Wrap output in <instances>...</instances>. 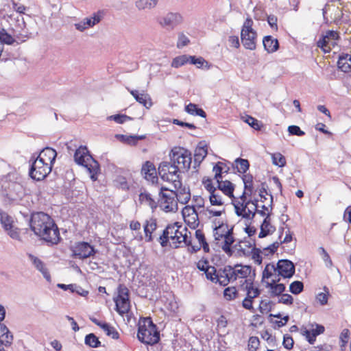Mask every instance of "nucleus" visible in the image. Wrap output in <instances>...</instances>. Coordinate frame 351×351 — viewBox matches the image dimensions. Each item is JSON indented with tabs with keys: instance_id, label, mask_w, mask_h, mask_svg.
<instances>
[{
	"instance_id": "obj_61",
	"label": "nucleus",
	"mask_w": 351,
	"mask_h": 351,
	"mask_svg": "<svg viewBox=\"0 0 351 351\" xmlns=\"http://www.w3.org/2000/svg\"><path fill=\"white\" fill-rule=\"evenodd\" d=\"M213 171H215L214 178L217 180V182L218 183V182L223 181L222 180V178H223L222 174L223 173H228V172L230 171V167H227L226 169L224 171H221L219 168H218L217 167H213Z\"/></svg>"
},
{
	"instance_id": "obj_2",
	"label": "nucleus",
	"mask_w": 351,
	"mask_h": 351,
	"mask_svg": "<svg viewBox=\"0 0 351 351\" xmlns=\"http://www.w3.org/2000/svg\"><path fill=\"white\" fill-rule=\"evenodd\" d=\"M137 338L144 344L154 346L160 341V331L152 317L141 318L138 324Z\"/></svg>"
},
{
	"instance_id": "obj_35",
	"label": "nucleus",
	"mask_w": 351,
	"mask_h": 351,
	"mask_svg": "<svg viewBox=\"0 0 351 351\" xmlns=\"http://www.w3.org/2000/svg\"><path fill=\"white\" fill-rule=\"evenodd\" d=\"M239 292L235 287H228L223 290V297L228 301H232L237 298Z\"/></svg>"
},
{
	"instance_id": "obj_26",
	"label": "nucleus",
	"mask_w": 351,
	"mask_h": 351,
	"mask_svg": "<svg viewBox=\"0 0 351 351\" xmlns=\"http://www.w3.org/2000/svg\"><path fill=\"white\" fill-rule=\"evenodd\" d=\"M171 180L174 189L173 190H176L178 192V197L186 195L188 193H191L189 186L186 187L185 186H182V178L180 176H176V179Z\"/></svg>"
},
{
	"instance_id": "obj_42",
	"label": "nucleus",
	"mask_w": 351,
	"mask_h": 351,
	"mask_svg": "<svg viewBox=\"0 0 351 351\" xmlns=\"http://www.w3.org/2000/svg\"><path fill=\"white\" fill-rule=\"evenodd\" d=\"M133 118L123 114H116L108 117V120L114 121L117 123L123 124L127 121L132 120Z\"/></svg>"
},
{
	"instance_id": "obj_60",
	"label": "nucleus",
	"mask_w": 351,
	"mask_h": 351,
	"mask_svg": "<svg viewBox=\"0 0 351 351\" xmlns=\"http://www.w3.org/2000/svg\"><path fill=\"white\" fill-rule=\"evenodd\" d=\"M136 6L138 10L154 8L150 0H138L136 2Z\"/></svg>"
},
{
	"instance_id": "obj_20",
	"label": "nucleus",
	"mask_w": 351,
	"mask_h": 351,
	"mask_svg": "<svg viewBox=\"0 0 351 351\" xmlns=\"http://www.w3.org/2000/svg\"><path fill=\"white\" fill-rule=\"evenodd\" d=\"M338 68L343 72L347 73L351 71V55L342 53L339 55L337 61Z\"/></svg>"
},
{
	"instance_id": "obj_47",
	"label": "nucleus",
	"mask_w": 351,
	"mask_h": 351,
	"mask_svg": "<svg viewBox=\"0 0 351 351\" xmlns=\"http://www.w3.org/2000/svg\"><path fill=\"white\" fill-rule=\"evenodd\" d=\"M350 336V331L348 328H344L341 331V332L340 334V337H339V339L341 341L340 347H341V350H343V348H345L346 346V345L348 342Z\"/></svg>"
},
{
	"instance_id": "obj_32",
	"label": "nucleus",
	"mask_w": 351,
	"mask_h": 351,
	"mask_svg": "<svg viewBox=\"0 0 351 351\" xmlns=\"http://www.w3.org/2000/svg\"><path fill=\"white\" fill-rule=\"evenodd\" d=\"M113 184L117 189L123 191L130 190V185L128 183L126 178L123 176H117L113 180Z\"/></svg>"
},
{
	"instance_id": "obj_5",
	"label": "nucleus",
	"mask_w": 351,
	"mask_h": 351,
	"mask_svg": "<svg viewBox=\"0 0 351 351\" xmlns=\"http://www.w3.org/2000/svg\"><path fill=\"white\" fill-rule=\"evenodd\" d=\"M52 167L35 158L34 154L29 160V176L34 180H43L51 171Z\"/></svg>"
},
{
	"instance_id": "obj_64",
	"label": "nucleus",
	"mask_w": 351,
	"mask_h": 351,
	"mask_svg": "<svg viewBox=\"0 0 351 351\" xmlns=\"http://www.w3.org/2000/svg\"><path fill=\"white\" fill-rule=\"evenodd\" d=\"M267 21L270 26V27L273 29L278 30V25L277 21L278 19L275 15L270 14L267 16Z\"/></svg>"
},
{
	"instance_id": "obj_33",
	"label": "nucleus",
	"mask_w": 351,
	"mask_h": 351,
	"mask_svg": "<svg viewBox=\"0 0 351 351\" xmlns=\"http://www.w3.org/2000/svg\"><path fill=\"white\" fill-rule=\"evenodd\" d=\"M191 64L196 65L197 68L202 67L204 64L205 66L208 69L210 65L208 62L202 57H196L195 56H189V62Z\"/></svg>"
},
{
	"instance_id": "obj_53",
	"label": "nucleus",
	"mask_w": 351,
	"mask_h": 351,
	"mask_svg": "<svg viewBox=\"0 0 351 351\" xmlns=\"http://www.w3.org/2000/svg\"><path fill=\"white\" fill-rule=\"evenodd\" d=\"M286 287L283 283H278L277 284V285H275V287H274L273 290L271 291V296H279L283 293Z\"/></svg>"
},
{
	"instance_id": "obj_25",
	"label": "nucleus",
	"mask_w": 351,
	"mask_h": 351,
	"mask_svg": "<svg viewBox=\"0 0 351 351\" xmlns=\"http://www.w3.org/2000/svg\"><path fill=\"white\" fill-rule=\"evenodd\" d=\"M184 110L191 115L199 116L202 118L206 117V112L202 108L199 107L197 104L189 103L185 106Z\"/></svg>"
},
{
	"instance_id": "obj_54",
	"label": "nucleus",
	"mask_w": 351,
	"mask_h": 351,
	"mask_svg": "<svg viewBox=\"0 0 351 351\" xmlns=\"http://www.w3.org/2000/svg\"><path fill=\"white\" fill-rule=\"evenodd\" d=\"M218 226H215L213 228V236L215 241H219L221 239L224 238V234L219 233L218 230L221 229L223 226H226L227 228L228 226L227 223H224L223 222L219 223V221H218Z\"/></svg>"
},
{
	"instance_id": "obj_17",
	"label": "nucleus",
	"mask_w": 351,
	"mask_h": 351,
	"mask_svg": "<svg viewBox=\"0 0 351 351\" xmlns=\"http://www.w3.org/2000/svg\"><path fill=\"white\" fill-rule=\"evenodd\" d=\"M13 335L8 328L2 322H0V343L8 347L12 344Z\"/></svg>"
},
{
	"instance_id": "obj_4",
	"label": "nucleus",
	"mask_w": 351,
	"mask_h": 351,
	"mask_svg": "<svg viewBox=\"0 0 351 351\" xmlns=\"http://www.w3.org/2000/svg\"><path fill=\"white\" fill-rule=\"evenodd\" d=\"M75 162L81 166L86 167L90 173V179L95 181L97 179V175L100 172V165L96 160L88 148L85 145H81L74 153Z\"/></svg>"
},
{
	"instance_id": "obj_55",
	"label": "nucleus",
	"mask_w": 351,
	"mask_h": 351,
	"mask_svg": "<svg viewBox=\"0 0 351 351\" xmlns=\"http://www.w3.org/2000/svg\"><path fill=\"white\" fill-rule=\"evenodd\" d=\"M178 239L180 244L184 243L186 246L191 245V237H189L187 234L183 233L182 231H180V233L178 234Z\"/></svg>"
},
{
	"instance_id": "obj_24",
	"label": "nucleus",
	"mask_w": 351,
	"mask_h": 351,
	"mask_svg": "<svg viewBox=\"0 0 351 351\" xmlns=\"http://www.w3.org/2000/svg\"><path fill=\"white\" fill-rule=\"evenodd\" d=\"M171 229L170 226H166V228L162 230V234L158 238V241L162 247H167L169 245L171 247L172 243H169V241H175L176 236H170L169 235V230Z\"/></svg>"
},
{
	"instance_id": "obj_39",
	"label": "nucleus",
	"mask_w": 351,
	"mask_h": 351,
	"mask_svg": "<svg viewBox=\"0 0 351 351\" xmlns=\"http://www.w3.org/2000/svg\"><path fill=\"white\" fill-rule=\"evenodd\" d=\"M304 290V283L300 280L292 282L289 285V291L293 295H298Z\"/></svg>"
},
{
	"instance_id": "obj_38",
	"label": "nucleus",
	"mask_w": 351,
	"mask_h": 351,
	"mask_svg": "<svg viewBox=\"0 0 351 351\" xmlns=\"http://www.w3.org/2000/svg\"><path fill=\"white\" fill-rule=\"evenodd\" d=\"M176 223H169L167 226H170L171 229L169 230V235L170 236H176L175 241H172L171 247L176 249L179 247L180 241L178 240V234L180 233V230L178 229H176Z\"/></svg>"
},
{
	"instance_id": "obj_58",
	"label": "nucleus",
	"mask_w": 351,
	"mask_h": 351,
	"mask_svg": "<svg viewBox=\"0 0 351 351\" xmlns=\"http://www.w3.org/2000/svg\"><path fill=\"white\" fill-rule=\"evenodd\" d=\"M117 289L118 295L115 298H129L130 292L125 285L120 284Z\"/></svg>"
},
{
	"instance_id": "obj_19",
	"label": "nucleus",
	"mask_w": 351,
	"mask_h": 351,
	"mask_svg": "<svg viewBox=\"0 0 351 351\" xmlns=\"http://www.w3.org/2000/svg\"><path fill=\"white\" fill-rule=\"evenodd\" d=\"M263 44L265 51L269 53L276 51L279 47V42L277 38H274L271 36L267 35L264 36Z\"/></svg>"
},
{
	"instance_id": "obj_34",
	"label": "nucleus",
	"mask_w": 351,
	"mask_h": 351,
	"mask_svg": "<svg viewBox=\"0 0 351 351\" xmlns=\"http://www.w3.org/2000/svg\"><path fill=\"white\" fill-rule=\"evenodd\" d=\"M15 39L4 29L2 28L0 32V45L4 44L10 45L14 44Z\"/></svg>"
},
{
	"instance_id": "obj_12",
	"label": "nucleus",
	"mask_w": 351,
	"mask_h": 351,
	"mask_svg": "<svg viewBox=\"0 0 351 351\" xmlns=\"http://www.w3.org/2000/svg\"><path fill=\"white\" fill-rule=\"evenodd\" d=\"M29 259L32 262V264L35 267V268L38 270L43 276V277L46 279V280L49 282H51V278L48 269L45 267V263L40 259L39 258L35 256L31 253L27 254Z\"/></svg>"
},
{
	"instance_id": "obj_28",
	"label": "nucleus",
	"mask_w": 351,
	"mask_h": 351,
	"mask_svg": "<svg viewBox=\"0 0 351 351\" xmlns=\"http://www.w3.org/2000/svg\"><path fill=\"white\" fill-rule=\"evenodd\" d=\"M84 343L92 348H97L101 346L99 338L94 333H89L85 336Z\"/></svg>"
},
{
	"instance_id": "obj_10",
	"label": "nucleus",
	"mask_w": 351,
	"mask_h": 351,
	"mask_svg": "<svg viewBox=\"0 0 351 351\" xmlns=\"http://www.w3.org/2000/svg\"><path fill=\"white\" fill-rule=\"evenodd\" d=\"M56 156L57 152L56 149L50 147H46L40 152L39 154L35 158L43 163H47L48 165L53 167Z\"/></svg>"
},
{
	"instance_id": "obj_40",
	"label": "nucleus",
	"mask_w": 351,
	"mask_h": 351,
	"mask_svg": "<svg viewBox=\"0 0 351 351\" xmlns=\"http://www.w3.org/2000/svg\"><path fill=\"white\" fill-rule=\"evenodd\" d=\"M189 62V56L181 55L174 58L171 62V66L173 68H179Z\"/></svg>"
},
{
	"instance_id": "obj_21",
	"label": "nucleus",
	"mask_w": 351,
	"mask_h": 351,
	"mask_svg": "<svg viewBox=\"0 0 351 351\" xmlns=\"http://www.w3.org/2000/svg\"><path fill=\"white\" fill-rule=\"evenodd\" d=\"M115 302V311L120 315H123L130 310V299L129 298H114Z\"/></svg>"
},
{
	"instance_id": "obj_3",
	"label": "nucleus",
	"mask_w": 351,
	"mask_h": 351,
	"mask_svg": "<svg viewBox=\"0 0 351 351\" xmlns=\"http://www.w3.org/2000/svg\"><path fill=\"white\" fill-rule=\"evenodd\" d=\"M170 162L173 165V173L175 176L178 173L188 171L192 162L191 152L182 147H174L169 154Z\"/></svg>"
},
{
	"instance_id": "obj_27",
	"label": "nucleus",
	"mask_w": 351,
	"mask_h": 351,
	"mask_svg": "<svg viewBox=\"0 0 351 351\" xmlns=\"http://www.w3.org/2000/svg\"><path fill=\"white\" fill-rule=\"evenodd\" d=\"M241 179L244 184V190L245 191L249 192L248 196L250 197L252 194L256 192L257 190L254 189L253 184V176L251 173H245L242 176Z\"/></svg>"
},
{
	"instance_id": "obj_16",
	"label": "nucleus",
	"mask_w": 351,
	"mask_h": 351,
	"mask_svg": "<svg viewBox=\"0 0 351 351\" xmlns=\"http://www.w3.org/2000/svg\"><path fill=\"white\" fill-rule=\"evenodd\" d=\"M130 94L134 97L136 101L142 104L147 109H149L153 103L152 99L148 94L140 93L137 90H130L128 88Z\"/></svg>"
},
{
	"instance_id": "obj_43",
	"label": "nucleus",
	"mask_w": 351,
	"mask_h": 351,
	"mask_svg": "<svg viewBox=\"0 0 351 351\" xmlns=\"http://www.w3.org/2000/svg\"><path fill=\"white\" fill-rule=\"evenodd\" d=\"M250 256H252V258L254 261V262L260 265L263 262V257L261 256L262 251L261 248L254 247L250 252Z\"/></svg>"
},
{
	"instance_id": "obj_30",
	"label": "nucleus",
	"mask_w": 351,
	"mask_h": 351,
	"mask_svg": "<svg viewBox=\"0 0 351 351\" xmlns=\"http://www.w3.org/2000/svg\"><path fill=\"white\" fill-rule=\"evenodd\" d=\"M101 329L105 332L106 335L112 339L118 340L120 337L119 332L110 323L106 322Z\"/></svg>"
},
{
	"instance_id": "obj_62",
	"label": "nucleus",
	"mask_w": 351,
	"mask_h": 351,
	"mask_svg": "<svg viewBox=\"0 0 351 351\" xmlns=\"http://www.w3.org/2000/svg\"><path fill=\"white\" fill-rule=\"evenodd\" d=\"M274 304L272 301L265 302V300H261L260 302V305L258 306V310L261 313H263L265 310H267L268 312L271 311V305Z\"/></svg>"
},
{
	"instance_id": "obj_59",
	"label": "nucleus",
	"mask_w": 351,
	"mask_h": 351,
	"mask_svg": "<svg viewBox=\"0 0 351 351\" xmlns=\"http://www.w3.org/2000/svg\"><path fill=\"white\" fill-rule=\"evenodd\" d=\"M205 189L209 192V193L216 191L217 186H214L213 184L212 179L210 178H204L202 181Z\"/></svg>"
},
{
	"instance_id": "obj_37",
	"label": "nucleus",
	"mask_w": 351,
	"mask_h": 351,
	"mask_svg": "<svg viewBox=\"0 0 351 351\" xmlns=\"http://www.w3.org/2000/svg\"><path fill=\"white\" fill-rule=\"evenodd\" d=\"M245 121L251 128H252L253 129H254L256 131H261L262 130V128L264 127L263 123L261 121H259L250 115L247 116Z\"/></svg>"
},
{
	"instance_id": "obj_29",
	"label": "nucleus",
	"mask_w": 351,
	"mask_h": 351,
	"mask_svg": "<svg viewBox=\"0 0 351 351\" xmlns=\"http://www.w3.org/2000/svg\"><path fill=\"white\" fill-rule=\"evenodd\" d=\"M0 222L5 230L13 228L12 217L1 210H0Z\"/></svg>"
},
{
	"instance_id": "obj_8",
	"label": "nucleus",
	"mask_w": 351,
	"mask_h": 351,
	"mask_svg": "<svg viewBox=\"0 0 351 351\" xmlns=\"http://www.w3.org/2000/svg\"><path fill=\"white\" fill-rule=\"evenodd\" d=\"M141 172L146 180L150 181L152 184H158V178L156 169L152 162L145 161L142 165Z\"/></svg>"
},
{
	"instance_id": "obj_63",
	"label": "nucleus",
	"mask_w": 351,
	"mask_h": 351,
	"mask_svg": "<svg viewBox=\"0 0 351 351\" xmlns=\"http://www.w3.org/2000/svg\"><path fill=\"white\" fill-rule=\"evenodd\" d=\"M276 231V227L270 223V226L268 227L267 230H263V229L260 231L258 234V238L263 239L266 237L268 235L272 234Z\"/></svg>"
},
{
	"instance_id": "obj_14",
	"label": "nucleus",
	"mask_w": 351,
	"mask_h": 351,
	"mask_svg": "<svg viewBox=\"0 0 351 351\" xmlns=\"http://www.w3.org/2000/svg\"><path fill=\"white\" fill-rule=\"evenodd\" d=\"M256 32H241V39L243 47L250 50L256 49Z\"/></svg>"
},
{
	"instance_id": "obj_49",
	"label": "nucleus",
	"mask_w": 351,
	"mask_h": 351,
	"mask_svg": "<svg viewBox=\"0 0 351 351\" xmlns=\"http://www.w3.org/2000/svg\"><path fill=\"white\" fill-rule=\"evenodd\" d=\"M255 298H256V297H253V294L252 295V293L246 294V297L243 299V300L242 302V306L245 309L249 310L251 312H254L255 309H254V306H251V304H250L247 305L245 302H254V300Z\"/></svg>"
},
{
	"instance_id": "obj_18",
	"label": "nucleus",
	"mask_w": 351,
	"mask_h": 351,
	"mask_svg": "<svg viewBox=\"0 0 351 351\" xmlns=\"http://www.w3.org/2000/svg\"><path fill=\"white\" fill-rule=\"evenodd\" d=\"M217 189L221 191L224 195H227L232 199H235L234 195L235 184H234L230 181L226 180L224 181L218 182Z\"/></svg>"
},
{
	"instance_id": "obj_13",
	"label": "nucleus",
	"mask_w": 351,
	"mask_h": 351,
	"mask_svg": "<svg viewBox=\"0 0 351 351\" xmlns=\"http://www.w3.org/2000/svg\"><path fill=\"white\" fill-rule=\"evenodd\" d=\"M208 154V145L204 141H200L195 149L194 168L199 167Z\"/></svg>"
},
{
	"instance_id": "obj_11",
	"label": "nucleus",
	"mask_w": 351,
	"mask_h": 351,
	"mask_svg": "<svg viewBox=\"0 0 351 351\" xmlns=\"http://www.w3.org/2000/svg\"><path fill=\"white\" fill-rule=\"evenodd\" d=\"M183 18L180 13L169 12L160 21V23L164 27H169L173 29L177 25L182 23Z\"/></svg>"
},
{
	"instance_id": "obj_31",
	"label": "nucleus",
	"mask_w": 351,
	"mask_h": 351,
	"mask_svg": "<svg viewBox=\"0 0 351 351\" xmlns=\"http://www.w3.org/2000/svg\"><path fill=\"white\" fill-rule=\"evenodd\" d=\"M240 269L235 267L234 271L236 274L237 278H246L252 272V266L248 265H242L239 266Z\"/></svg>"
},
{
	"instance_id": "obj_52",
	"label": "nucleus",
	"mask_w": 351,
	"mask_h": 351,
	"mask_svg": "<svg viewBox=\"0 0 351 351\" xmlns=\"http://www.w3.org/2000/svg\"><path fill=\"white\" fill-rule=\"evenodd\" d=\"M293 345L294 341L293 337L288 334L284 335L282 341V346H284V348L287 350H291L293 348Z\"/></svg>"
},
{
	"instance_id": "obj_22",
	"label": "nucleus",
	"mask_w": 351,
	"mask_h": 351,
	"mask_svg": "<svg viewBox=\"0 0 351 351\" xmlns=\"http://www.w3.org/2000/svg\"><path fill=\"white\" fill-rule=\"evenodd\" d=\"M250 166L249 160L241 158H236L232 163V167L236 169L237 172L243 175L249 170Z\"/></svg>"
},
{
	"instance_id": "obj_46",
	"label": "nucleus",
	"mask_w": 351,
	"mask_h": 351,
	"mask_svg": "<svg viewBox=\"0 0 351 351\" xmlns=\"http://www.w3.org/2000/svg\"><path fill=\"white\" fill-rule=\"evenodd\" d=\"M115 138L123 143L135 145L134 135L116 134Z\"/></svg>"
},
{
	"instance_id": "obj_51",
	"label": "nucleus",
	"mask_w": 351,
	"mask_h": 351,
	"mask_svg": "<svg viewBox=\"0 0 351 351\" xmlns=\"http://www.w3.org/2000/svg\"><path fill=\"white\" fill-rule=\"evenodd\" d=\"M224 278V280H220L219 282V285L222 287H226L229 282L231 281H235L238 278L234 271H232L229 274H226V276Z\"/></svg>"
},
{
	"instance_id": "obj_1",
	"label": "nucleus",
	"mask_w": 351,
	"mask_h": 351,
	"mask_svg": "<svg viewBox=\"0 0 351 351\" xmlns=\"http://www.w3.org/2000/svg\"><path fill=\"white\" fill-rule=\"evenodd\" d=\"M29 226L35 235L52 245L61 241L59 228L53 218L44 212H34L28 220Z\"/></svg>"
},
{
	"instance_id": "obj_44",
	"label": "nucleus",
	"mask_w": 351,
	"mask_h": 351,
	"mask_svg": "<svg viewBox=\"0 0 351 351\" xmlns=\"http://www.w3.org/2000/svg\"><path fill=\"white\" fill-rule=\"evenodd\" d=\"M209 201L211 206H222L223 204L222 197L216 191L210 193Z\"/></svg>"
},
{
	"instance_id": "obj_15",
	"label": "nucleus",
	"mask_w": 351,
	"mask_h": 351,
	"mask_svg": "<svg viewBox=\"0 0 351 351\" xmlns=\"http://www.w3.org/2000/svg\"><path fill=\"white\" fill-rule=\"evenodd\" d=\"M170 169H173V165L171 164L170 161H162L159 164L158 174L163 181L171 182V180H173L169 178L170 176H174L172 172H170Z\"/></svg>"
},
{
	"instance_id": "obj_57",
	"label": "nucleus",
	"mask_w": 351,
	"mask_h": 351,
	"mask_svg": "<svg viewBox=\"0 0 351 351\" xmlns=\"http://www.w3.org/2000/svg\"><path fill=\"white\" fill-rule=\"evenodd\" d=\"M278 303H282L286 305H291L293 303V298L289 293L281 294V298L278 301Z\"/></svg>"
},
{
	"instance_id": "obj_6",
	"label": "nucleus",
	"mask_w": 351,
	"mask_h": 351,
	"mask_svg": "<svg viewBox=\"0 0 351 351\" xmlns=\"http://www.w3.org/2000/svg\"><path fill=\"white\" fill-rule=\"evenodd\" d=\"M71 250L73 253V257L82 260L93 256L98 253V250L86 241L75 243L73 246L71 247Z\"/></svg>"
},
{
	"instance_id": "obj_23",
	"label": "nucleus",
	"mask_w": 351,
	"mask_h": 351,
	"mask_svg": "<svg viewBox=\"0 0 351 351\" xmlns=\"http://www.w3.org/2000/svg\"><path fill=\"white\" fill-rule=\"evenodd\" d=\"M235 199H232L231 204L234 207V212L235 214L238 217H241L242 218H244L245 219L250 220V210L247 209V206L246 203L245 202L244 205L240 206L239 204H236Z\"/></svg>"
},
{
	"instance_id": "obj_45",
	"label": "nucleus",
	"mask_w": 351,
	"mask_h": 351,
	"mask_svg": "<svg viewBox=\"0 0 351 351\" xmlns=\"http://www.w3.org/2000/svg\"><path fill=\"white\" fill-rule=\"evenodd\" d=\"M23 230L24 232H27L28 229H19L18 228H10V230H5L8 234L13 239L21 241L20 232Z\"/></svg>"
},
{
	"instance_id": "obj_56",
	"label": "nucleus",
	"mask_w": 351,
	"mask_h": 351,
	"mask_svg": "<svg viewBox=\"0 0 351 351\" xmlns=\"http://www.w3.org/2000/svg\"><path fill=\"white\" fill-rule=\"evenodd\" d=\"M190 40L189 38L185 36L183 33H181L178 36V40L177 43V47L178 49H181L184 47V46H186L188 44H189Z\"/></svg>"
},
{
	"instance_id": "obj_9",
	"label": "nucleus",
	"mask_w": 351,
	"mask_h": 351,
	"mask_svg": "<svg viewBox=\"0 0 351 351\" xmlns=\"http://www.w3.org/2000/svg\"><path fill=\"white\" fill-rule=\"evenodd\" d=\"M160 206L165 213H176L178 210L177 200L175 197L168 194H162L159 197Z\"/></svg>"
},
{
	"instance_id": "obj_7",
	"label": "nucleus",
	"mask_w": 351,
	"mask_h": 351,
	"mask_svg": "<svg viewBox=\"0 0 351 351\" xmlns=\"http://www.w3.org/2000/svg\"><path fill=\"white\" fill-rule=\"evenodd\" d=\"M271 269L274 271H277L278 275L283 278H291L295 272L294 263L289 259L279 260L276 265H271Z\"/></svg>"
},
{
	"instance_id": "obj_50",
	"label": "nucleus",
	"mask_w": 351,
	"mask_h": 351,
	"mask_svg": "<svg viewBox=\"0 0 351 351\" xmlns=\"http://www.w3.org/2000/svg\"><path fill=\"white\" fill-rule=\"evenodd\" d=\"M289 135H294L297 136H303L305 132L300 129V128L295 125H289L287 130Z\"/></svg>"
},
{
	"instance_id": "obj_36",
	"label": "nucleus",
	"mask_w": 351,
	"mask_h": 351,
	"mask_svg": "<svg viewBox=\"0 0 351 351\" xmlns=\"http://www.w3.org/2000/svg\"><path fill=\"white\" fill-rule=\"evenodd\" d=\"M139 200L140 201H143V200L147 201L149 204V206L153 210H154L158 207V204L152 197L151 194L146 191L141 192L139 194Z\"/></svg>"
},
{
	"instance_id": "obj_48",
	"label": "nucleus",
	"mask_w": 351,
	"mask_h": 351,
	"mask_svg": "<svg viewBox=\"0 0 351 351\" xmlns=\"http://www.w3.org/2000/svg\"><path fill=\"white\" fill-rule=\"evenodd\" d=\"M324 290L326 293H319L316 296V299L322 306L327 304L329 295L328 289L326 286L324 287Z\"/></svg>"
},
{
	"instance_id": "obj_41",
	"label": "nucleus",
	"mask_w": 351,
	"mask_h": 351,
	"mask_svg": "<svg viewBox=\"0 0 351 351\" xmlns=\"http://www.w3.org/2000/svg\"><path fill=\"white\" fill-rule=\"evenodd\" d=\"M271 158L272 163L276 166L283 167L286 165L287 162L285 157L279 152L273 154Z\"/></svg>"
}]
</instances>
